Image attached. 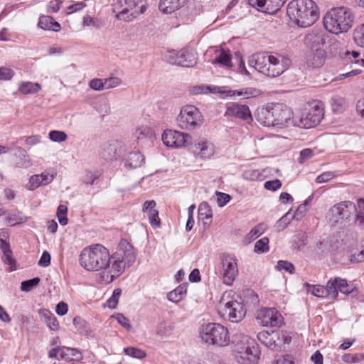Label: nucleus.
I'll return each instance as SVG.
<instances>
[{"instance_id":"bb28decb","label":"nucleus","mask_w":364,"mask_h":364,"mask_svg":"<svg viewBox=\"0 0 364 364\" xmlns=\"http://www.w3.org/2000/svg\"><path fill=\"white\" fill-rule=\"evenodd\" d=\"M156 205L154 200H147L143 205V211L148 213L149 223L153 228L159 227L161 223Z\"/></svg>"},{"instance_id":"5701e85b","label":"nucleus","mask_w":364,"mask_h":364,"mask_svg":"<svg viewBox=\"0 0 364 364\" xmlns=\"http://www.w3.org/2000/svg\"><path fill=\"white\" fill-rule=\"evenodd\" d=\"M325 43L326 38L323 32L311 31L304 37V43L311 51L323 50L322 48Z\"/></svg>"},{"instance_id":"2f4dec72","label":"nucleus","mask_w":364,"mask_h":364,"mask_svg":"<svg viewBox=\"0 0 364 364\" xmlns=\"http://www.w3.org/2000/svg\"><path fill=\"white\" fill-rule=\"evenodd\" d=\"M38 26L44 30L59 31L61 26L58 22L50 16H42L39 18Z\"/></svg>"},{"instance_id":"412c9836","label":"nucleus","mask_w":364,"mask_h":364,"mask_svg":"<svg viewBox=\"0 0 364 364\" xmlns=\"http://www.w3.org/2000/svg\"><path fill=\"white\" fill-rule=\"evenodd\" d=\"M121 158L124 163V166L128 170L135 169L141 167L144 163L145 158L139 151H129L127 144V151L124 152Z\"/></svg>"},{"instance_id":"473e14b6","label":"nucleus","mask_w":364,"mask_h":364,"mask_svg":"<svg viewBox=\"0 0 364 364\" xmlns=\"http://www.w3.org/2000/svg\"><path fill=\"white\" fill-rule=\"evenodd\" d=\"M325 61L324 50H316L311 51L307 58V63L313 68H319Z\"/></svg>"},{"instance_id":"f3484780","label":"nucleus","mask_w":364,"mask_h":364,"mask_svg":"<svg viewBox=\"0 0 364 364\" xmlns=\"http://www.w3.org/2000/svg\"><path fill=\"white\" fill-rule=\"evenodd\" d=\"M126 151L127 144L119 141H112L102 145L100 154L105 161H117L121 159L122 154Z\"/></svg>"},{"instance_id":"4c0bfd02","label":"nucleus","mask_w":364,"mask_h":364,"mask_svg":"<svg viewBox=\"0 0 364 364\" xmlns=\"http://www.w3.org/2000/svg\"><path fill=\"white\" fill-rule=\"evenodd\" d=\"M41 315L44 318L47 326L53 330L56 331L59 328V323L56 317L48 310L40 311Z\"/></svg>"},{"instance_id":"39448f33","label":"nucleus","mask_w":364,"mask_h":364,"mask_svg":"<svg viewBox=\"0 0 364 364\" xmlns=\"http://www.w3.org/2000/svg\"><path fill=\"white\" fill-rule=\"evenodd\" d=\"M354 16L347 7H336L329 10L323 17V26L326 31L333 34L347 32L353 25Z\"/></svg>"},{"instance_id":"4be33fe9","label":"nucleus","mask_w":364,"mask_h":364,"mask_svg":"<svg viewBox=\"0 0 364 364\" xmlns=\"http://www.w3.org/2000/svg\"><path fill=\"white\" fill-rule=\"evenodd\" d=\"M216 89L220 90L218 92L221 93H225L228 97H235L237 96L241 97L242 99H250L252 97H256L259 96L261 93L260 90L253 87H245L240 90H226L225 87H214L213 90L215 91Z\"/></svg>"},{"instance_id":"f8f14e48","label":"nucleus","mask_w":364,"mask_h":364,"mask_svg":"<svg viewBox=\"0 0 364 364\" xmlns=\"http://www.w3.org/2000/svg\"><path fill=\"white\" fill-rule=\"evenodd\" d=\"M121 6H124L116 18L121 21H130L146 10V0H119Z\"/></svg>"},{"instance_id":"6e6d98bb","label":"nucleus","mask_w":364,"mask_h":364,"mask_svg":"<svg viewBox=\"0 0 364 364\" xmlns=\"http://www.w3.org/2000/svg\"><path fill=\"white\" fill-rule=\"evenodd\" d=\"M217 204L219 207L225 206L231 200V196L223 192L216 191Z\"/></svg>"},{"instance_id":"cd10ccee","label":"nucleus","mask_w":364,"mask_h":364,"mask_svg":"<svg viewBox=\"0 0 364 364\" xmlns=\"http://www.w3.org/2000/svg\"><path fill=\"white\" fill-rule=\"evenodd\" d=\"M134 136L137 141V144L140 146L152 142L153 131L151 128L146 126H141L136 128L134 132Z\"/></svg>"},{"instance_id":"3c124183","label":"nucleus","mask_w":364,"mask_h":364,"mask_svg":"<svg viewBox=\"0 0 364 364\" xmlns=\"http://www.w3.org/2000/svg\"><path fill=\"white\" fill-rule=\"evenodd\" d=\"M122 294V289H115L113 291L112 296L107 301V306L112 309H116L119 296Z\"/></svg>"},{"instance_id":"c756f323","label":"nucleus","mask_w":364,"mask_h":364,"mask_svg":"<svg viewBox=\"0 0 364 364\" xmlns=\"http://www.w3.org/2000/svg\"><path fill=\"white\" fill-rule=\"evenodd\" d=\"M187 0H160L159 10L164 14H172L182 7Z\"/></svg>"},{"instance_id":"393cba45","label":"nucleus","mask_w":364,"mask_h":364,"mask_svg":"<svg viewBox=\"0 0 364 364\" xmlns=\"http://www.w3.org/2000/svg\"><path fill=\"white\" fill-rule=\"evenodd\" d=\"M0 216L4 218L7 225L15 226L26 223L28 217L24 215L22 212L14 210H0Z\"/></svg>"},{"instance_id":"c9c22d12","label":"nucleus","mask_w":364,"mask_h":364,"mask_svg":"<svg viewBox=\"0 0 364 364\" xmlns=\"http://www.w3.org/2000/svg\"><path fill=\"white\" fill-rule=\"evenodd\" d=\"M82 357L81 353L76 348H71L63 346L61 351V359L71 361L79 360Z\"/></svg>"},{"instance_id":"052dcab7","label":"nucleus","mask_w":364,"mask_h":364,"mask_svg":"<svg viewBox=\"0 0 364 364\" xmlns=\"http://www.w3.org/2000/svg\"><path fill=\"white\" fill-rule=\"evenodd\" d=\"M293 218L294 216L289 218V213H287L284 216H282L277 223V228L278 230L280 231L284 230L290 223L291 220Z\"/></svg>"},{"instance_id":"f704fd0d","label":"nucleus","mask_w":364,"mask_h":364,"mask_svg":"<svg viewBox=\"0 0 364 364\" xmlns=\"http://www.w3.org/2000/svg\"><path fill=\"white\" fill-rule=\"evenodd\" d=\"M187 285L183 284L177 287L175 289L168 294L167 298L170 301L177 303L181 301L183 296L186 294Z\"/></svg>"},{"instance_id":"7ed1b4c3","label":"nucleus","mask_w":364,"mask_h":364,"mask_svg":"<svg viewBox=\"0 0 364 364\" xmlns=\"http://www.w3.org/2000/svg\"><path fill=\"white\" fill-rule=\"evenodd\" d=\"M256 119L264 126L282 128L292 126L293 112L284 104L271 103L257 109Z\"/></svg>"},{"instance_id":"dca6fc26","label":"nucleus","mask_w":364,"mask_h":364,"mask_svg":"<svg viewBox=\"0 0 364 364\" xmlns=\"http://www.w3.org/2000/svg\"><path fill=\"white\" fill-rule=\"evenodd\" d=\"M191 139L189 134L172 129L165 130L162 134L164 145L171 148L188 147Z\"/></svg>"},{"instance_id":"72a5a7b5","label":"nucleus","mask_w":364,"mask_h":364,"mask_svg":"<svg viewBox=\"0 0 364 364\" xmlns=\"http://www.w3.org/2000/svg\"><path fill=\"white\" fill-rule=\"evenodd\" d=\"M284 4V0H264V5L259 11L269 14L277 13Z\"/></svg>"},{"instance_id":"aec40b11","label":"nucleus","mask_w":364,"mask_h":364,"mask_svg":"<svg viewBox=\"0 0 364 364\" xmlns=\"http://www.w3.org/2000/svg\"><path fill=\"white\" fill-rule=\"evenodd\" d=\"M225 115L244 121L252 120V113L249 107L236 102H232L228 105Z\"/></svg>"},{"instance_id":"774afa93","label":"nucleus","mask_w":364,"mask_h":364,"mask_svg":"<svg viewBox=\"0 0 364 364\" xmlns=\"http://www.w3.org/2000/svg\"><path fill=\"white\" fill-rule=\"evenodd\" d=\"M294 359L290 355H284L277 358L272 364H294Z\"/></svg>"},{"instance_id":"338daca9","label":"nucleus","mask_w":364,"mask_h":364,"mask_svg":"<svg viewBox=\"0 0 364 364\" xmlns=\"http://www.w3.org/2000/svg\"><path fill=\"white\" fill-rule=\"evenodd\" d=\"M14 75V72L12 69L5 67L0 68V80H9Z\"/></svg>"},{"instance_id":"37998d69","label":"nucleus","mask_w":364,"mask_h":364,"mask_svg":"<svg viewBox=\"0 0 364 364\" xmlns=\"http://www.w3.org/2000/svg\"><path fill=\"white\" fill-rule=\"evenodd\" d=\"M263 226L264 225L260 223L254 227L246 235L245 238L246 242L250 243L253 240H256L258 237H259L264 231Z\"/></svg>"},{"instance_id":"c85d7f7f","label":"nucleus","mask_w":364,"mask_h":364,"mask_svg":"<svg viewBox=\"0 0 364 364\" xmlns=\"http://www.w3.org/2000/svg\"><path fill=\"white\" fill-rule=\"evenodd\" d=\"M213 65H220L223 67L231 68L232 54L229 50L220 49L215 50V58L211 61Z\"/></svg>"},{"instance_id":"c03bdc74","label":"nucleus","mask_w":364,"mask_h":364,"mask_svg":"<svg viewBox=\"0 0 364 364\" xmlns=\"http://www.w3.org/2000/svg\"><path fill=\"white\" fill-rule=\"evenodd\" d=\"M269 240L267 237H264L257 240L254 247V251L256 253H264L269 250Z\"/></svg>"},{"instance_id":"a878e982","label":"nucleus","mask_w":364,"mask_h":364,"mask_svg":"<svg viewBox=\"0 0 364 364\" xmlns=\"http://www.w3.org/2000/svg\"><path fill=\"white\" fill-rule=\"evenodd\" d=\"M330 282H333L337 292L339 291L341 293L346 295H356L358 294V289L355 286L353 283H348L345 279L335 277L330 279Z\"/></svg>"},{"instance_id":"a211bd4d","label":"nucleus","mask_w":364,"mask_h":364,"mask_svg":"<svg viewBox=\"0 0 364 364\" xmlns=\"http://www.w3.org/2000/svg\"><path fill=\"white\" fill-rule=\"evenodd\" d=\"M188 148L196 157L201 159H210L215 153L213 143L205 139H197L194 141L191 139Z\"/></svg>"},{"instance_id":"13d9d810","label":"nucleus","mask_w":364,"mask_h":364,"mask_svg":"<svg viewBox=\"0 0 364 364\" xmlns=\"http://www.w3.org/2000/svg\"><path fill=\"white\" fill-rule=\"evenodd\" d=\"M113 317L117 321V322L126 328L127 331H130L132 329V326L129 323V320L125 317L122 314L117 313L113 316Z\"/></svg>"},{"instance_id":"5fc2aeb1","label":"nucleus","mask_w":364,"mask_h":364,"mask_svg":"<svg viewBox=\"0 0 364 364\" xmlns=\"http://www.w3.org/2000/svg\"><path fill=\"white\" fill-rule=\"evenodd\" d=\"M276 268L279 271H284L286 272L292 274L294 272V266L292 263L285 261V260H279L277 262V264Z\"/></svg>"},{"instance_id":"0e129e2a","label":"nucleus","mask_w":364,"mask_h":364,"mask_svg":"<svg viewBox=\"0 0 364 364\" xmlns=\"http://www.w3.org/2000/svg\"><path fill=\"white\" fill-rule=\"evenodd\" d=\"M190 92L193 95L207 94L213 92L210 87L205 85L194 86L191 88Z\"/></svg>"},{"instance_id":"6ab92c4d","label":"nucleus","mask_w":364,"mask_h":364,"mask_svg":"<svg viewBox=\"0 0 364 364\" xmlns=\"http://www.w3.org/2000/svg\"><path fill=\"white\" fill-rule=\"evenodd\" d=\"M257 319L262 326L267 327H280L284 323L282 314L275 308L262 309Z\"/></svg>"},{"instance_id":"ddd939ff","label":"nucleus","mask_w":364,"mask_h":364,"mask_svg":"<svg viewBox=\"0 0 364 364\" xmlns=\"http://www.w3.org/2000/svg\"><path fill=\"white\" fill-rule=\"evenodd\" d=\"M196 55L193 49L184 48L179 51H168L166 58L171 64L191 68L196 63Z\"/></svg>"},{"instance_id":"e2e57ef3","label":"nucleus","mask_w":364,"mask_h":364,"mask_svg":"<svg viewBox=\"0 0 364 364\" xmlns=\"http://www.w3.org/2000/svg\"><path fill=\"white\" fill-rule=\"evenodd\" d=\"M122 83V80L117 77H111L105 78L104 84H105V89L114 88Z\"/></svg>"},{"instance_id":"680f3d73","label":"nucleus","mask_w":364,"mask_h":364,"mask_svg":"<svg viewBox=\"0 0 364 364\" xmlns=\"http://www.w3.org/2000/svg\"><path fill=\"white\" fill-rule=\"evenodd\" d=\"M41 186H45L38 174L33 175L29 179V189L35 190Z\"/></svg>"},{"instance_id":"8fccbe9b","label":"nucleus","mask_w":364,"mask_h":364,"mask_svg":"<svg viewBox=\"0 0 364 364\" xmlns=\"http://www.w3.org/2000/svg\"><path fill=\"white\" fill-rule=\"evenodd\" d=\"M342 360L346 363H358L364 360V353L349 354L345 353Z\"/></svg>"},{"instance_id":"49530a36","label":"nucleus","mask_w":364,"mask_h":364,"mask_svg":"<svg viewBox=\"0 0 364 364\" xmlns=\"http://www.w3.org/2000/svg\"><path fill=\"white\" fill-rule=\"evenodd\" d=\"M353 38L358 46L364 47V23L355 28Z\"/></svg>"},{"instance_id":"7c9ffc66","label":"nucleus","mask_w":364,"mask_h":364,"mask_svg":"<svg viewBox=\"0 0 364 364\" xmlns=\"http://www.w3.org/2000/svg\"><path fill=\"white\" fill-rule=\"evenodd\" d=\"M0 249L2 252V260L3 262L11 267H13L16 264L15 259L13 258V252L11 251L10 244L1 236H0Z\"/></svg>"},{"instance_id":"2eb2a0df","label":"nucleus","mask_w":364,"mask_h":364,"mask_svg":"<svg viewBox=\"0 0 364 364\" xmlns=\"http://www.w3.org/2000/svg\"><path fill=\"white\" fill-rule=\"evenodd\" d=\"M237 259L235 256L224 254L221 259L220 274L224 284L232 285L238 274Z\"/></svg>"},{"instance_id":"f257e3e1","label":"nucleus","mask_w":364,"mask_h":364,"mask_svg":"<svg viewBox=\"0 0 364 364\" xmlns=\"http://www.w3.org/2000/svg\"><path fill=\"white\" fill-rule=\"evenodd\" d=\"M80 264L87 271L101 270V277L106 284L105 276L112 275V259L108 250L102 245L96 244L85 247L80 255Z\"/></svg>"},{"instance_id":"79ce46f5","label":"nucleus","mask_w":364,"mask_h":364,"mask_svg":"<svg viewBox=\"0 0 364 364\" xmlns=\"http://www.w3.org/2000/svg\"><path fill=\"white\" fill-rule=\"evenodd\" d=\"M198 211L199 218L203 220L211 219L213 217L211 208L207 202H202Z\"/></svg>"},{"instance_id":"4d7b16f0","label":"nucleus","mask_w":364,"mask_h":364,"mask_svg":"<svg viewBox=\"0 0 364 364\" xmlns=\"http://www.w3.org/2000/svg\"><path fill=\"white\" fill-rule=\"evenodd\" d=\"M336 176H337V174L333 171L323 172L316 177V182L318 183H326V182L331 181V179L335 178Z\"/></svg>"},{"instance_id":"b1692460","label":"nucleus","mask_w":364,"mask_h":364,"mask_svg":"<svg viewBox=\"0 0 364 364\" xmlns=\"http://www.w3.org/2000/svg\"><path fill=\"white\" fill-rule=\"evenodd\" d=\"M308 291L314 296L322 298L328 296H331L335 298L338 294L336 289L333 287V282H330V279L326 287L321 285H308Z\"/></svg>"},{"instance_id":"0eeeda50","label":"nucleus","mask_w":364,"mask_h":364,"mask_svg":"<svg viewBox=\"0 0 364 364\" xmlns=\"http://www.w3.org/2000/svg\"><path fill=\"white\" fill-rule=\"evenodd\" d=\"M112 275L107 274L105 279L107 282H112L124 271L126 266L132 264L136 255L133 246L126 240L122 239L119 242L117 252L112 255Z\"/></svg>"},{"instance_id":"a19ab883","label":"nucleus","mask_w":364,"mask_h":364,"mask_svg":"<svg viewBox=\"0 0 364 364\" xmlns=\"http://www.w3.org/2000/svg\"><path fill=\"white\" fill-rule=\"evenodd\" d=\"M123 352L127 355L136 359H143L146 357V353L145 350L135 348V347H127L123 349Z\"/></svg>"},{"instance_id":"1a4fd4ad","label":"nucleus","mask_w":364,"mask_h":364,"mask_svg":"<svg viewBox=\"0 0 364 364\" xmlns=\"http://www.w3.org/2000/svg\"><path fill=\"white\" fill-rule=\"evenodd\" d=\"M227 328L219 323H210L203 326L200 336L208 345L227 346L230 341Z\"/></svg>"},{"instance_id":"20e7f679","label":"nucleus","mask_w":364,"mask_h":364,"mask_svg":"<svg viewBox=\"0 0 364 364\" xmlns=\"http://www.w3.org/2000/svg\"><path fill=\"white\" fill-rule=\"evenodd\" d=\"M290 20L301 28L312 26L318 18L319 12L316 4L312 0H292L287 8Z\"/></svg>"},{"instance_id":"bf43d9fd","label":"nucleus","mask_w":364,"mask_h":364,"mask_svg":"<svg viewBox=\"0 0 364 364\" xmlns=\"http://www.w3.org/2000/svg\"><path fill=\"white\" fill-rule=\"evenodd\" d=\"M105 79L95 78L90 81V87L96 91H101L105 89V84H104Z\"/></svg>"},{"instance_id":"4468645a","label":"nucleus","mask_w":364,"mask_h":364,"mask_svg":"<svg viewBox=\"0 0 364 364\" xmlns=\"http://www.w3.org/2000/svg\"><path fill=\"white\" fill-rule=\"evenodd\" d=\"M224 295L220 302L221 310L225 316L232 322H238L245 316L246 311L241 302L234 299L227 300Z\"/></svg>"},{"instance_id":"423d86ee","label":"nucleus","mask_w":364,"mask_h":364,"mask_svg":"<svg viewBox=\"0 0 364 364\" xmlns=\"http://www.w3.org/2000/svg\"><path fill=\"white\" fill-rule=\"evenodd\" d=\"M233 353L240 364H256L260 357L259 346L255 339L245 334L236 335Z\"/></svg>"},{"instance_id":"09e8293b","label":"nucleus","mask_w":364,"mask_h":364,"mask_svg":"<svg viewBox=\"0 0 364 364\" xmlns=\"http://www.w3.org/2000/svg\"><path fill=\"white\" fill-rule=\"evenodd\" d=\"M307 235L305 232H299L294 240L292 247L298 250H301L306 244Z\"/></svg>"},{"instance_id":"6e6552de","label":"nucleus","mask_w":364,"mask_h":364,"mask_svg":"<svg viewBox=\"0 0 364 364\" xmlns=\"http://www.w3.org/2000/svg\"><path fill=\"white\" fill-rule=\"evenodd\" d=\"M357 206L351 201L346 200L334 205L328 213V220L331 225L346 226L355 223V213Z\"/></svg>"},{"instance_id":"9b49d317","label":"nucleus","mask_w":364,"mask_h":364,"mask_svg":"<svg viewBox=\"0 0 364 364\" xmlns=\"http://www.w3.org/2000/svg\"><path fill=\"white\" fill-rule=\"evenodd\" d=\"M177 125L182 129L193 130L203 122L202 113L193 105L183 106L176 119Z\"/></svg>"},{"instance_id":"603ef678","label":"nucleus","mask_w":364,"mask_h":364,"mask_svg":"<svg viewBox=\"0 0 364 364\" xmlns=\"http://www.w3.org/2000/svg\"><path fill=\"white\" fill-rule=\"evenodd\" d=\"M100 173L97 171H86L84 173L82 181L87 185H92L98 179Z\"/></svg>"},{"instance_id":"9d476101","label":"nucleus","mask_w":364,"mask_h":364,"mask_svg":"<svg viewBox=\"0 0 364 364\" xmlns=\"http://www.w3.org/2000/svg\"><path fill=\"white\" fill-rule=\"evenodd\" d=\"M324 116L323 102L316 101L310 105L309 109L299 118L293 117V127L309 129L318 125Z\"/></svg>"},{"instance_id":"69168bd1","label":"nucleus","mask_w":364,"mask_h":364,"mask_svg":"<svg viewBox=\"0 0 364 364\" xmlns=\"http://www.w3.org/2000/svg\"><path fill=\"white\" fill-rule=\"evenodd\" d=\"M282 186V182L279 179L267 181L264 183V187L269 191H276Z\"/></svg>"},{"instance_id":"e433bc0d","label":"nucleus","mask_w":364,"mask_h":364,"mask_svg":"<svg viewBox=\"0 0 364 364\" xmlns=\"http://www.w3.org/2000/svg\"><path fill=\"white\" fill-rule=\"evenodd\" d=\"M40 84L32 82H22L18 87V90L24 95L36 94L40 91Z\"/></svg>"},{"instance_id":"58836bf2","label":"nucleus","mask_w":364,"mask_h":364,"mask_svg":"<svg viewBox=\"0 0 364 364\" xmlns=\"http://www.w3.org/2000/svg\"><path fill=\"white\" fill-rule=\"evenodd\" d=\"M275 334L272 332V333H269L266 331H260L257 333V339L267 346L269 348H274L277 344L275 343V340L274 339Z\"/></svg>"},{"instance_id":"864d4df0","label":"nucleus","mask_w":364,"mask_h":364,"mask_svg":"<svg viewBox=\"0 0 364 364\" xmlns=\"http://www.w3.org/2000/svg\"><path fill=\"white\" fill-rule=\"evenodd\" d=\"M67 137V134L63 131L53 130L49 132V139L54 142H63Z\"/></svg>"},{"instance_id":"ea45409f","label":"nucleus","mask_w":364,"mask_h":364,"mask_svg":"<svg viewBox=\"0 0 364 364\" xmlns=\"http://www.w3.org/2000/svg\"><path fill=\"white\" fill-rule=\"evenodd\" d=\"M355 223L359 227L364 228V199L358 200L357 212L355 213Z\"/></svg>"},{"instance_id":"de8ad7c7","label":"nucleus","mask_w":364,"mask_h":364,"mask_svg":"<svg viewBox=\"0 0 364 364\" xmlns=\"http://www.w3.org/2000/svg\"><path fill=\"white\" fill-rule=\"evenodd\" d=\"M41 282L39 277H34L31 279L23 281L21 283V290L25 292H29L33 287L37 286Z\"/></svg>"},{"instance_id":"a18cd8bd","label":"nucleus","mask_w":364,"mask_h":364,"mask_svg":"<svg viewBox=\"0 0 364 364\" xmlns=\"http://www.w3.org/2000/svg\"><path fill=\"white\" fill-rule=\"evenodd\" d=\"M360 54L356 51L346 52V58L347 61L353 65L364 67V59L359 58Z\"/></svg>"},{"instance_id":"f03ea898","label":"nucleus","mask_w":364,"mask_h":364,"mask_svg":"<svg viewBox=\"0 0 364 364\" xmlns=\"http://www.w3.org/2000/svg\"><path fill=\"white\" fill-rule=\"evenodd\" d=\"M248 64L266 76L276 77L289 68L291 60L278 53H257L249 58Z\"/></svg>"}]
</instances>
